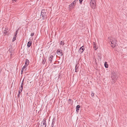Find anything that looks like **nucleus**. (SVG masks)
I'll list each match as a JSON object with an SVG mask.
<instances>
[{
	"mask_svg": "<svg viewBox=\"0 0 127 127\" xmlns=\"http://www.w3.org/2000/svg\"><path fill=\"white\" fill-rule=\"evenodd\" d=\"M64 42L62 41H61V42L60 44L61 45H63L64 44Z\"/></svg>",
	"mask_w": 127,
	"mask_h": 127,
	"instance_id": "obj_21",
	"label": "nucleus"
},
{
	"mask_svg": "<svg viewBox=\"0 0 127 127\" xmlns=\"http://www.w3.org/2000/svg\"><path fill=\"white\" fill-rule=\"evenodd\" d=\"M53 57V56L51 55V56L49 57V61L50 62V63H51L52 61Z\"/></svg>",
	"mask_w": 127,
	"mask_h": 127,
	"instance_id": "obj_10",
	"label": "nucleus"
},
{
	"mask_svg": "<svg viewBox=\"0 0 127 127\" xmlns=\"http://www.w3.org/2000/svg\"><path fill=\"white\" fill-rule=\"evenodd\" d=\"M111 74V77L112 79V84H114L115 83V81L116 80L118 77L116 75V74L114 71H113L112 72Z\"/></svg>",
	"mask_w": 127,
	"mask_h": 127,
	"instance_id": "obj_2",
	"label": "nucleus"
},
{
	"mask_svg": "<svg viewBox=\"0 0 127 127\" xmlns=\"http://www.w3.org/2000/svg\"><path fill=\"white\" fill-rule=\"evenodd\" d=\"M16 36L14 35L13 37L12 41H14L16 40Z\"/></svg>",
	"mask_w": 127,
	"mask_h": 127,
	"instance_id": "obj_19",
	"label": "nucleus"
},
{
	"mask_svg": "<svg viewBox=\"0 0 127 127\" xmlns=\"http://www.w3.org/2000/svg\"><path fill=\"white\" fill-rule=\"evenodd\" d=\"M29 60L28 59H26L25 63V65L27 66L29 64Z\"/></svg>",
	"mask_w": 127,
	"mask_h": 127,
	"instance_id": "obj_11",
	"label": "nucleus"
},
{
	"mask_svg": "<svg viewBox=\"0 0 127 127\" xmlns=\"http://www.w3.org/2000/svg\"><path fill=\"white\" fill-rule=\"evenodd\" d=\"M23 81H22V84H21V86H23Z\"/></svg>",
	"mask_w": 127,
	"mask_h": 127,
	"instance_id": "obj_28",
	"label": "nucleus"
},
{
	"mask_svg": "<svg viewBox=\"0 0 127 127\" xmlns=\"http://www.w3.org/2000/svg\"><path fill=\"white\" fill-rule=\"evenodd\" d=\"M41 16L43 18V20L45 19L46 18L47 15L46 14V11L45 9H43L41 13Z\"/></svg>",
	"mask_w": 127,
	"mask_h": 127,
	"instance_id": "obj_3",
	"label": "nucleus"
},
{
	"mask_svg": "<svg viewBox=\"0 0 127 127\" xmlns=\"http://www.w3.org/2000/svg\"><path fill=\"white\" fill-rule=\"evenodd\" d=\"M32 44V42L31 41H29L28 42L27 44V46L28 47H29L30 46L31 44Z\"/></svg>",
	"mask_w": 127,
	"mask_h": 127,
	"instance_id": "obj_13",
	"label": "nucleus"
},
{
	"mask_svg": "<svg viewBox=\"0 0 127 127\" xmlns=\"http://www.w3.org/2000/svg\"><path fill=\"white\" fill-rule=\"evenodd\" d=\"M94 94L93 93H91V95L92 97H93L94 96Z\"/></svg>",
	"mask_w": 127,
	"mask_h": 127,
	"instance_id": "obj_25",
	"label": "nucleus"
},
{
	"mask_svg": "<svg viewBox=\"0 0 127 127\" xmlns=\"http://www.w3.org/2000/svg\"><path fill=\"white\" fill-rule=\"evenodd\" d=\"M82 0H79L80 3L82 2Z\"/></svg>",
	"mask_w": 127,
	"mask_h": 127,
	"instance_id": "obj_29",
	"label": "nucleus"
},
{
	"mask_svg": "<svg viewBox=\"0 0 127 127\" xmlns=\"http://www.w3.org/2000/svg\"><path fill=\"white\" fill-rule=\"evenodd\" d=\"M18 31H16L15 33V35H14L16 36V35L18 33Z\"/></svg>",
	"mask_w": 127,
	"mask_h": 127,
	"instance_id": "obj_23",
	"label": "nucleus"
},
{
	"mask_svg": "<svg viewBox=\"0 0 127 127\" xmlns=\"http://www.w3.org/2000/svg\"><path fill=\"white\" fill-rule=\"evenodd\" d=\"M95 4V1H94V0L93 1H91L90 2L91 6L93 8L95 9L96 8Z\"/></svg>",
	"mask_w": 127,
	"mask_h": 127,
	"instance_id": "obj_4",
	"label": "nucleus"
},
{
	"mask_svg": "<svg viewBox=\"0 0 127 127\" xmlns=\"http://www.w3.org/2000/svg\"><path fill=\"white\" fill-rule=\"evenodd\" d=\"M17 0H12L13 1H16Z\"/></svg>",
	"mask_w": 127,
	"mask_h": 127,
	"instance_id": "obj_32",
	"label": "nucleus"
},
{
	"mask_svg": "<svg viewBox=\"0 0 127 127\" xmlns=\"http://www.w3.org/2000/svg\"><path fill=\"white\" fill-rule=\"evenodd\" d=\"M93 44H94V49H95V50H96L98 48V46H97L95 44V42H93Z\"/></svg>",
	"mask_w": 127,
	"mask_h": 127,
	"instance_id": "obj_9",
	"label": "nucleus"
},
{
	"mask_svg": "<svg viewBox=\"0 0 127 127\" xmlns=\"http://www.w3.org/2000/svg\"><path fill=\"white\" fill-rule=\"evenodd\" d=\"M26 66H26L25 65V66H24L22 69H24L26 68Z\"/></svg>",
	"mask_w": 127,
	"mask_h": 127,
	"instance_id": "obj_24",
	"label": "nucleus"
},
{
	"mask_svg": "<svg viewBox=\"0 0 127 127\" xmlns=\"http://www.w3.org/2000/svg\"><path fill=\"white\" fill-rule=\"evenodd\" d=\"M75 5L74 4H73L72 3L70 5H69V7H73Z\"/></svg>",
	"mask_w": 127,
	"mask_h": 127,
	"instance_id": "obj_18",
	"label": "nucleus"
},
{
	"mask_svg": "<svg viewBox=\"0 0 127 127\" xmlns=\"http://www.w3.org/2000/svg\"><path fill=\"white\" fill-rule=\"evenodd\" d=\"M41 127H46V124L45 120H43L41 124Z\"/></svg>",
	"mask_w": 127,
	"mask_h": 127,
	"instance_id": "obj_6",
	"label": "nucleus"
},
{
	"mask_svg": "<svg viewBox=\"0 0 127 127\" xmlns=\"http://www.w3.org/2000/svg\"><path fill=\"white\" fill-rule=\"evenodd\" d=\"M23 89V86H21V87H20L19 88V91H20V93H21L22 91V90Z\"/></svg>",
	"mask_w": 127,
	"mask_h": 127,
	"instance_id": "obj_15",
	"label": "nucleus"
},
{
	"mask_svg": "<svg viewBox=\"0 0 127 127\" xmlns=\"http://www.w3.org/2000/svg\"><path fill=\"white\" fill-rule=\"evenodd\" d=\"M78 66H77V65H76L75 67V71L76 72H77L78 71Z\"/></svg>",
	"mask_w": 127,
	"mask_h": 127,
	"instance_id": "obj_14",
	"label": "nucleus"
},
{
	"mask_svg": "<svg viewBox=\"0 0 127 127\" xmlns=\"http://www.w3.org/2000/svg\"><path fill=\"white\" fill-rule=\"evenodd\" d=\"M20 91H19L18 93V97H20V94L21 93H20Z\"/></svg>",
	"mask_w": 127,
	"mask_h": 127,
	"instance_id": "obj_22",
	"label": "nucleus"
},
{
	"mask_svg": "<svg viewBox=\"0 0 127 127\" xmlns=\"http://www.w3.org/2000/svg\"><path fill=\"white\" fill-rule=\"evenodd\" d=\"M24 70V69H22L21 70V74H22Z\"/></svg>",
	"mask_w": 127,
	"mask_h": 127,
	"instance_id": "obj_27",
	"label": "nucleus"
},
{
	"mask_svg": "<svg viewBox=\"0 0 127 127\" xmlns=\"http://www.w3.org/2000/svg\"><path fill=\"white\" fill-rule=\"evenodd\" d=\"M57 54L60 56H62L63 54L62 51L60 49H59L57 51Z\"/></svg>",
	"mask_w": 127,
	"mask_h": 127,
	"instance_id": "obj_5",
	"label": "nucleus"
},
{
	"mask_svg": "<svg viewBox=\"0 0 127 127\" xmlns=\"http://www.w3.org/2000/svg\"><path fill=\"white\" fill-rule=\"evenodd\" d=\"M104 65L106 68H107L108 67V65L107 64V63L106 62H105L104 64Z\"/></svg>",
	"mask_w": 127,
	"mask_h": 127,
	"instance_id": "obj_17",
	"label": "nucleus"
},
{
	"mask_svg": "<svg viewBox=\"0 0 127 127\" xmlns=\"http://www.w3.org/2000/svg\"><path fill=\"white\" fill-rule=\"evenodd\" d=\"M84 50V48L83 46H82L80 48L78 52L80 53H81L83 52Z\"/></svg>",
	"mask_w": 127,
	"mask_h": 127,
	"instance_id": "obj_7",
	"label": "nucleus"
},
{
	"mask_svg": "<svg viewBox=\"0 0 127 127\" xmlns=\"http://www.w3.org/2000/svg\"><path fill=\"white\" fill-rule=\"evenodd\" d=\"M90 0L91 1V2L93 1H94H94H95V0Z\"/></svg>",
	"mask_w": 127,
	"mask_h": 127,
	"instance_id": "obj_30",
	"label": "nucleus"
},
{
	"mask_svg": "<svg viewBox=\"0 0 127 127\" xmlns=\"http://www.w3.org/2000/svg\"><path fill=\"white\" fill-rule=\"evenodd\" d=\"M78 0H74L72 3L73 4H74L75 5L76 2L77 1H78Z\"/></svg>",
	"mask_w": 127,
	"mask_h": 127,
	"instance_id": "obj_16",
	"label": "nucleus"
},
{
	"mask_svg": "<svg viewBox=\"0 0 127 127\" xmlns=\"http://www.w3.org/2000/svg\"><path fill=\"white\" fill-rule=\"evenodd\" d=\"M108 41L111 42L112 45L111 46L113 47H114L116 44L117 40L115 38L112 37H109L108 38Z\"/></svg>",
	"mask_w": 127,
	"mask_h": 127,
	"instance_id": "obj_1",
	"label": "nucleus"
},
{
	"mask_svg": "<svg viewBox=\"0 0 127 127\" xmlns=\"http://www.w3.org/2000/svg\"><path fill=\"white\" fill-rule=\"evenodd\" d=\"M9 31L8 29L7 28H5V29L3 31L5 35L7 33H8Z\"/></svg>",
	"mask_w": 127,
	"mask_h": 127,
	"instance_id": "obj_8",
	"label": "nucleus"
},
{
	"mask_svg": "<svg viewBox=\"0 0 127 127\" xmlns=\"http://www.w3.org/2000/svg\"><path fill=\"white\" fill-rule=\"evenodd\" d=\"M80 107V106L79 105H78L76 106V110L77 112H78V111L79 110V108Z\"/></svg>",
	"mask_w": 127,
	"mask_h": 127,
	"instance_id": "obj_12",
	"label": "nucleus"
},
{
	"mask_svg": "<svg viewBox=\"0 0 127 127\" xmlns=\"http://www.w3.org/2000/svg\"><path fill=\"white\" fill-rule=\"evenodd\" d=\"M53 122H52V127H53L54 126V124L55 123V122L54 121V120H53Z\"/></svg>",
	"mask_w": 127,
	"mask_h": 127,
	"instance_id": "obj_20",
	"label": "nucleus"
},
{
	"mask_svg": "<svg viewBox=\"0 0 127 127\" xmlns=\"http://www.w3.org/2000/svg\"><path fill=\"white\" fill-rule=\"evenodd\" d=\"M71 99H69L68 100V101L69 102V101H71Z\"/></svg>",
	"mask_w": 127,
	"mask_h": 127,
	"instance_id": "obj_31",
	"label": "nucleus"
},
{
	"mask_svg": "<svg viewBox=\"0 0 127 127\" xmlns=\"http://www.w3.org/2000/svg\"><path fill=\"white\" fill-rule=\"evenodd\" d=\"M34 33H32L31 34V36H33L34 35Z\"/></svg>",
	"mask_w": 127,
	"mask_h": 127,
	"instance_id": "obj_26",
	"label": "nucleus"
}]
</instances>
